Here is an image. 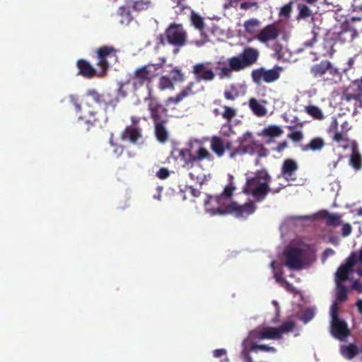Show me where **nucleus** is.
<instances>
[{
    "label": "nucleus",
    "instance_id": "f257e3e1",
    "mask_svg": "<svg viewBox=\"0 0 362 362\" xmlns=\"http://www.w3.org/2000/svg\"><path fill=\"white\" fill-rule=\"evenodd\" d=\"M235 187L232 181L227 185L218 196L208 195L204 202L205 210L211 216L233 214L236 218H246L252 214L257 206L252 202L239 205L235 202H230Z\"/></svg>",
    "mask_w": 362,
    "mask_h": 362
},
{
    "label": "nucleus",
    "instance_id": "f03ea898",
    "mask_svg": "<svg viewBox=\"0 0 362 362\" xmlns=\"http://www.w3.org/2000/svg\"><path fill=\"white\" fill-rule=\"evenodd\" d=\"M271 180V176L265 169L257 170L254 177L247 179L243 192L245 194L252 195L256 202H262L269 192H272L275 194L281 190V188L270 189Z\"/></svg>",
    "mask_w": 362,
    "mask_h": 362
},
{
    "label": "nucleus",
    "instance_id": "7ed1b4c3",
    "mask_svg": "<svg viewBox=\"0 0 362 362\" xmlns=\"http://www.w3.org/2000/svg\"><path fill=\"white\" fill-rule=\"evenodd\" d=\"M165 63V59H162L160 63H149L136 68L130 75L126 83L130 84L134 91H138L141 88L146 86L151 95L149 86L156 76L155 72L161 69Z\"/></svg>",
    "mask_w": 362,
    "mask_h": 362
},
{
    "label": "nucleus",
    "instance_id": "20e7f679",
    "mask_svg": "<svg viewBox=\"0 0 362 362\" xmlns=\"http://www.w3.org/2000/svg\"><path fill=\"white\" fill-rule=\"evenodd\" d=\"M313 252L308 245L288 247L284 251L285 264L291 270L302 269Z\"/></svg>",
    "mask_w": 362,
    "mask_h": 362
},
{
    "label": "nucleus",
    "instance_id": "39448f33",
    "mask_svg": "<svg viewBox=\"0 0 362 362\" xmlns=\"http://www.w3.org/2000/svg\"><path fill=\"white\" fill-rule=\"evenodd\" d=\"M197 144L196 148L190 144L189 148H182L178 151L179 158L184 168L191 169L198 162L204 160L211 161L214 159L213 156L202 144L197 142Z\"/></svg>",
    "mask_w": 362,
    "mask_h": 362
},
{
    "label": "nucleus",
    "instance_id": "423d86ee",
    "mask_svg": "<svg viewBox=\"0 0 362 362\" xmlns=\"http://www.w3.org/2000/svg\"><path fill=\"white\" fill-rule=\"evenodd\" d=\"M361 90L351 84L344 90L341 94L340 106L342 110L356 115L362 109Z\"/></svg>",
    "mask_w": 362,
    "mask_h": 362
},
{
    "label": "nucleus",
    "instance_id": "0eeeda50",
    "mask_svg": "<svg viewBox=\"0 0 362 362\" xmlns=\"http://www.w3.org/2000/svg\"><path fill=\"white\" fill-rule=\"evenodd\" d=\"M117 49L113 46H102L96 51L97 66L100 69L98 76L106 75L110 66L117 62Z\"/></svg>",
    "mask_w": 362,
    "mask_h": 362
},
{
    "label": "nucleus",
    "instance_id": "6e6552de",
    "mask_svg": "<svg viewBox=\"0 0 362 362\" xmlns=\"http://www.w3.org/2000/svg\"><path fill=\"white\" fill-rule=\"evenodd\" d=\"M259 57L257 49L247 46L238 55L233 57L232 65L236 66L240 71L255 64Z\"/></svg>",
    "mask_w": 362,
    "mask_h": 362
},
{
    "label": "nucleus",
    "instance_id": "1a4fd4ad",
    "mask_svg": "<svg viewBox=\"0 0 362 362\" xmlns=\"http://www.w3.org/2000/svg\"><path fill=\"white\" fill-rule=\"evenodd\" d=\"M327 73L331 76L330 78L327 79L330 83H337L341 77L339 69L334 67L329 60H322L319 64H315L310 67V74L315 78H322Z\"/></svg>",
    "mask_w": 362,
    "mask_h": 362
},
{
    "label": "nucleus",
    "instance_id": "9d476101",
    "mask_svg": "<svg viewBox=\"0 0 362 362\" xmlns=\"http://www.w3.org/2000/svg\"><path fill=\"white\" fill-rule=\"evenodd\" d=\"M167 42L176 47H183L187 43V34L182 25L170 23L165 30Z\"/></svg>",
    "mask_w": 362,
    "mask_h": 362
},
{
    "label": "nucleus",
    "instance_id": "9b49d317",
    "mask_svg": "<svg viewBox=\"0 0 362 362\" xmlns=\"http://www.w3.org/2000/svg\"><path fill=\"white\" fill-rule=\"evenodd\" d=\"M282 68L276 66L271 69H266L264 67L253 69L251 72V77L254 83L259 84L262 82L267 83H273L280 77V72Z\"/></svg>",
    "mask_w": 362,
    "mask_h": 362
},
{
    "label": "nucleus",
    "instance_id": "f8f14e48",
    "mask_svg": "<svg viewBox=\"0 0 362 362\" xmlns=\"http://www.w3.org/2000/svg\"><path fill=\"white\" fill-rule=\"evenodd\" d=\"M192 73L194 75L196 82L211 81L215 78L211 62L197 63L192 66Z\"/></svg>",
    "mask_w": 362,
    "mask_h": 362
},
{
    "label": "nucleus",
    "instance_id": "ddd939ff",
    "mask_svg": "<svg viewBox=\"0 0 362 362\" xmlns=\"http://www.w3.org/2000/svg\"><path fill=\"white\" fill-rule=\"evenodd\" d=\"M86 95L92 98V99L99 105H103L107 110L108 107H112L115 110L119 99L117 97L111 95L110 93L104 92L99 93L95 89H88Z\"/></svg>",
    "mask_w": 362,
    "mask_h": 362
},
{
    "label": "nucleus",
    "instance_id": "4468645a",
    "mask_svg": "<svg viewBox=\"0 0 362 362\" xmlns=\"http://www.w3.org/2000/svg\"><path fill=\"white\" fill-rule=\"evenodd\" d=\"M149 100L148 105V110L154 124L159 122H167V109L164 107L161 104L150 98L145 99V100Z\"/></svg>",
    "mask_w": 362,
    "mask_h": 362
},
{
    "label": "nucleus",
    "instance_id": "2eb2a0df",
    "mask_svg": "<svg viewBox=\"0 0 362 362\" xmlns=\"http://www.w3.org/2000/svg\"><path fill=\"white\" fill-rule=\"evenodd\" d=\"M280 35V29L274 23L266 25L256 35L258 41L263 44L276 40Z\"/></svg>",
    "mask_w": 362,
    "mask_h": 362
},
{
    "label": "nucleus",
    "instance_id": "dca6fc26",
    "mask_svg": "<svg viewBox=\"0 0 362 362\" xmlns=\"http://www.w3.org/2000/svg\"><path fill=\"white\" fill-rule=\"evenodd\" d=\"M250 337L252 339H277L280 340L279 332L276 327H266L262 328H256L250 332Z\"/></svg>",
    "mask_w": 362,
    "mask_h": 362
},
{
    "label": "nucleus",
    "instance_id": "f3484780",
    "mask_svg": "<svg viewBox=\"0 0 362 362\" xmlns=\"http://www.w3.org/2000/svg\"><path fill=\"white\" fill-rule=\"evenodd\" d=\"M190 11V22L192 25L201 33L202 40H197L194 42L195 45L200 47L204 45L207 41V35L203 33L204 30V18L193 10Z\"/></svg>",
    "mask_w": 362,
    "mask_h": 362
},
{
    "label": "nucleus",
    "instance_id": "a211bd4d",
    "mask_svg": "<svg viewBox=\"0 0 362 362\" xmlns=\"http://www.w3.org/2000/svg\"><path fill=\"white\" fill-rule=\"evenodd\" d=\"M331 332L335 338L341 341L344 340L350 334L346 323L340 319L332 320Z\"/></svg>",
    "mask_w": 362,
    "mask_h": 362
},
{
    "label": "nucleus",
    "instance_id": "6ab92c4d",
    "mask_svg": "<svg viewBox=\"0 0 362 362\" xmlns=\"http://www.w3.org/2000/svg\"><path fill=\"white\" fill-rule=\"evenodd\" d=\"M196 82L191 81L182 90L174 97H169L165 100V105H169L170 104L177 105L182 101L185 98L194 95L196 92L193 90Z\"/></svg>",
    "mask_w": 362,
    "mask_h": 362
},
{
    "label": "nucleus",
    "instance_id": "aec40b11",
    "mask_svg": "<svg viewBox=\"0 0 362 362\" xmlns=\"http://www.w3.org/2000/svg\"><path fill=\"white\" fill-rule=\"evenodd\" d=\"M233 57L228 58L226 61H218L216 63V69L219 71L218 76L220 78H230L232 72H238V69L232 65Z\"/></svg>",
    "mask_w": 362,
    "mask_h": 362
},
{
    "label": "nucleus",
    "instance_id": "412c9836",
    "mask_svg": "<svg viewBox=\"0 0 362 362\" xmlns=\"http://www.w3.org/2000/svg\"><path fill=\"white\" fill-rule=\"evenodd\" d=\"M298 169V165L297 162L292 158H288L283 162L281 174L286 180H295L296 178H293L292 176Z\"/></svg>",
    "mask_w": 362,
    "mask_h": 362
},
{
    "label": "nucleus",
    "instance_id": "4be33fe9",
    "mask_svg": "<svg viewBox=\"0 0 362 362\" xmlns=\"http://www.w3.org/2000/svg\"><path fill=\"white\" fill-rule=\"evenodd\" d=\"M78 68V75H81L86 78H92L96 76L95 69L86 60L81 59L76 62Z\"/></svg>",
    "mask_w": 362,
    "mask_h": 362
},
{
    "label": "nucleus",
    "instance_id": "5701e85b",
    "mask_svg": "<svg viewBox=\"0 0 362 362\" xmlns=\"http://www.w3.org/2000/svg\"><path fill=\"white\" fill-rule=\"evenodd\" d=\"M141 137V130L139 128L132 126L127 127L121 135L122 140H127L132 143H136L138 139Z\"/></svg>",
    "mask_w": 362,
    "mask_h": 362
},
{
    "label": "nucleus",
    "instance_id": "b1692460",
    "mask_svg": "<svg viewBox=\"0 0 362 362\" xmlns=\"http://www.w3.org/2000/svg\"><path fill=\"white\" fill-rule=\"evenodd\" d=\"M351 155L350 158V165L356 170H359L362 167V157L358 152V144L356 141H353L351 143Z\"/></svg>",
    "mask_w": 362,
    "mask_h": 362
},
{
    "label": "nucleus",
    "instance_id": "393cba45",
    "mask_svg": "<svg viewBox=\"0 0 362 362\" xmlns=\"http://www.w3.org/2000/svg\"><path fill=\"white\" fill-rule=\"evenodd\" d=\"M320 218L326 220L327 226H338L341 223V216L337 214H331L327 211H321L319 213Z\"/></svg>",
    "mask_w": 362,
    "mask_h": 362
},
{
    "label": "nucleus",
    "instance_id": "a878e982",
    "mask_svg": "<svg viewBox=\"0 0 362 362\" xmlns=\"http://www.w3.org/2000/svg\"><path fill=\"white\" fill-rule=\"evenodd\" d=\"M211 148L218 157H221L225 153L223 140L219 136H213L211 139Z\"/></svg>",
    "mask_w": 362,
    "mask_h": 362
},
{
    "label": "nucleus",
    "instance_id": "bb28decb",
    "mask_svg": "<svg viewBox=\"0 0 362 362\" xmlns=\"http://www.w3.org/2000/svg\"><path fill=\"white\" fill-rule=\"evenodd\" d=\"M325 143L323 139L321 137H315L312 139L308 144L302 147L303 151H320L325 146Z\"/></svg>",
    "mask_w": 362,
    "mask_h": 362
},
{
    "label": "nucleus",
    "instance_id": "cd10ccee",
    "mask_svg": "<svg viewBox=\"0 0 362 362\" xmlns=\"http://www.w3.org/2000/svg\"><path fill=\"white\" fill-rule=\"evenodd\" d=\"M167 122H159L155 124V134L158 141L165 143L168 139V132L165 124Z\"/></svg>",
    "mask_w": 362,
    "mask_h": 362
},
{
    "label": "nucleus",
    "instance_id": "c85d7f7f",
    "mask_svg": "<svg viewBox=\"0 0 362 362\" xmlns=\"http://www.w3.org/2000/svg\"><path fill=\"white\" fill-rule=\"evenodd\" d=\"M249 106L253 113L257 117L264 116L267 113L266 108L262 105L255 98H250Z\"/></svg>",
    "mask_w": 362,
    "mask_h": 362
},
{
    "label": "nucleus",
    "instance_id": "c756f323",
    "mask_svg": "<svg viewBox=\"0 0 362 362\" xmlns=\"http://www.w3.org/2000/svg\"><path fill=\"white\" fill-rule=\"evenodd\" d=\"M243 26L245 33L253 35L257 32L260 26V21L257 18H251L245 21Z\"/></svg>",
    "mask_w": 362,
    "mask_h": 362
},
{
    "label": "nucleus",
    "instance_id": "7c9ffc66",
    "mask_svg": "<svg viewBox=\"0 0 362 362\" xmlns=\"http://www.w3.org/2000/svg\"><path fill=\"white\" fill-rule=\"evenodd\" d=\"M173 2V8L175 10L176 15L180 16L185 14L191 8L186 4V0H171Z\"/></svg>",
    "mask_w": 362,
    "mask_h": 362
},
{
    "label": "nucleus",
    "instance_id": "2f4dec72",
    "mask_svg": "<svg viewBox=\"0 0 362 362\" xmlns=\"http://www.w3.org/2000/svg\"><path fill=\"white\" fill-rule=\"evenodd\" d=\"M336 298L339 302H344L348 298L349 290L342 282H336Z\"/></svg>",
    "mask_w": 362,
    "mask_h": 362
},
{
    "label": "nucleus",
    "instance_id": "473e14b6",
    "mask_svg": "<svg viewBox=\"0 0 362 362\" xmlns=\"http://www.w3.org/2000/svg\"><path fill=\"white\" fill-rule=\"evenodd\" d=\"M352 272L349 269H348L344 264H341L337 269V271L335 274L336 276V282H342L344 283L349 279V274Z\"/></svg>",
    "mask_w": 362,
    "mask_h": 362
},
{
    "label": "nucleus",
    "instance_id": "72a5a7b5",
    "mask_svg": "<svg viewBox=\"0 0 362 362\" xmlns=\"http://www.w3.org/2000/svg\"><path fill=\"white\" fill-rule=\"evenodd\" d=\"M132 4V8L136 11H141L148 9L151 4V0H127Z\"/></svg>",
    "mask_w": 362,
    "mask_h": 362
},
{
    "label": "nucleus",
    "instance_id": "f704fd0d",
    "mask_svg": "<svg viewBox=\"0 0 362 362\" xmlns=\"http://www.w3.org/2000/svg\"><path fill=\"white\" fill-rule=\"evenodd\" d=\"M158 86L160 90H174L175 88L173 80L167 76H163L160 78Z\"/></svg>",
    "mask_w": 362,
    "mask_h": 362
},
{
    "label": "nucleus",
    "instance_id": "c9c22d12",
    "mask_svg": "<svg viewBox=\"0 0 362 362\" xmlns=\"http://www.w3.org/2000/svg\"><path fill=\"white\" fill-rule=\"evenodd\" d=\"M296 326V323L293 321H287L282 323L279 327H276L280 340L283 339L282 334L284 333H289L292 332Z\"/></svg>",
    "mask_w": 362,
    "mask_h": 362
},
{
    "label": "nucleus",
    "instance_id": "e433bc0d",
    "mask_svg": "<svg viewBox=\"0 0 362 362\" xmlns=\"http://www.w3.org/2000/svg\"><path fill=\"white\" fill-rule=\"evenodd\" d=\"M170 79L175 83H182L185 81L184 73L178 67L173 68L170 71Z\"/></svg>",
    "mask_w": 362,
    "mask_h": 362
},
{
    "label": "nucleus",
    "instance_id": "4c0bfd02",
    "mask_svg": "<svg viewBox=\"0 0 362 362\" xmlns=\"http://www.w3.org/2000/svg\"><path fill=\"white\" fill-rule=\"evenodd\" d=\"M283 134L282 129L276 125H271L263 130V134L269 137H277Z\"/></svg>",
    "mask_w": 362,
    "mask_h": 362
},
{
    "label": "nucleus",
    "instance_id": "58836bf2",
    "mask_svg": "<svg viewBox=\"0 0 362 362\" xmlns=\"http://www.w3.org/2000/svg\"><path fill=\"white\" fill-rule=\"evenodd\" d=\"M298 14L296 17L298 20L306 19L313 16V12L310 8L305 4L298 5Z\"/></svg>",
    "mask_w": 362,
    "mask_h": 362
},
{
    "label": "nucleus",
    "instance_id": "ea45409f",
    "mask_svg": "<svg viewBox=\"0 0 362 362\" xmlns=\"http://www.w3.org/2000/svg\"><path fill=\"white\" fill-rule=\"evenodd\" d=\"M342 354L348 359L354 358L358 354V348L355 344H349L341 349Z\"/></svg>",
    "mask_w": 362,
    "mask_h": 362
},
{
    "label": "nucleus",
    "instance_id": "a19ab883",
    "mask_svg": "<svg viewBox=\"0 0 362 362\" xmlns=\"http://www.w3.org/2000/svg\"><path fill=\"white\" fill-rule=\"evenodd\" d=\"M306 112L316 119H322L324 118L322 110L315 105H309L305 107Z\"/></svg>",
    "mask_w": 362,
    "mask_h": 362
},
{
    "label": "nucleus",
    "instance_id": "79ce46f5",
    "mask_svg": "<svg viewBox=\"0 0 362 362\" xmlns=\"http://www.w3.org/2000/svg\"><path fill=\"white\" fill-rule=\"evenodd\" d=\"M349 130V128H347L346 130H341V132H339L337 129H335L334 131H333V135L332 137V140L337 143L347 141V135ZM329 132H332V130H329Z\"/></svg>",
    "mask_w": 362,
    "mask_h": 362
},
{
    "label": "nucleus",
    "instance_id": "37998d69",
    "mask_svg": "<svg viewBox=\"0 0 362 362\" xmlns=\"http://www.w3.org/2000/svg\"><path fill=\"white\" fill-rule=\"evenodd\" d=\"M250 351L257 352L259 351H267L271 353H276V349L274 346H270L266 344H252L250 347Z\"/></svg>",
    "mask_w": 362,
    "mask_h": 362
},
{
    "label": "nucleus",
    "instance_id": "c03bdc74",
    "mask_svg": "<svg viewBox=\"0 0 362 362\" xmlns=\"http://www.w3.org/2000/svg\"><path fill=\"white\" fill-rule=\"evenodd\" d=\"M223 108L224 109V111L221 112V116L223 119H226L227 121H231L236 116V109L227 105H223Z\"/></svg>",
    "mask_w": 362,
    "mask_h": 362
},
{
    "label": "nucleus",
    "instance_id": "a18cd8bd",
    "mask_svg": "<svg viewBox=\"0 0 362 362\" xmlns=\"http://www.w3.org/2000/svg\"><path fill=\"white\" fill-rule=\"evenodd\" d=\"M224 98L228 100H234L239 96V92L235 85H231L230 88L223 93Z\"/></svg>",
    "mask_w": 362,
    "mask_h": 362
},
{
    "label": "nucleus",
    "instance_id": "49530a36",
    "mask_svg": "<svg viewBox=\"0 0 362 362\" xmlns=\"http://www.w3.org/2000/svg\"><path fill=\"white\" fill-rule=\"evenodd\" d=\"M288 129L291 132L288 134V138L294 142H299L303 139V134L301 131H294L296 127L288 126Z\"/></svg>",
    "mask_w": 362,
    "mask_h": 362
},
{
    "label": "nucleus",
    "instance_id": "de8ad7c7",
    "mask_svg": "<svg viewBox=\"0 0 362 362\" xmlns=\"http://www.w3.org/2000/svg\"><path fill=\"white\" fill-rule=\"evenodd\" d=\"M346 33H350V40H352L357 35L356 30L350 28L348 24H344L342 25V30L339 33V37L341 38Z\"/></svg>",
    "mask_w": 362,
    "mask_h": 362
},
{
    "label": "nucleus",
    "instance_id": "09e8293b",
    "mask_svg": "<svg viewBox=\"0 0 362 362\" xmlns=\"http://www.w3.org/2000/svg\"><path fill=\"white\" fill-rule=\"evenodd\" d=\"M292 2H290L281 7L279 16L281 18H288L292 12Z\"/></svg>",
    "mask_w": 362,
    "mask_h": 362
},
{
    "label": "nucleus",
    "instance_id": "8fccbe9b",
    "mask_svg": "<svg viewBox=\"0 0 362 362\" xmlns=\"http://www.w3.org/2000/svg\"><path fill=\"white\" fill-rule=\"evenodd\" d=\"M315 313L310 308H307L302 314L300 320L305 324L308 323L314 317Z\"/></svg>",
    "mask_w": 362,
    "mask_h": 362
},
{
    "label": "nucleus",
    "instance_id": "3c124183",
    "mask_svg": "<svg viewBox=\"0 0 362 362\" xmlns=\"http://www.w3.org/2000/svg\"><path fill=\"white\" fill-rule=\"evenodd\" d=\"M244 154H246L245 145L240 144L238 147L231 151L230 157L234 158L237 156H242Z\"/></svg>",
    "mask_w": 362,
    "mask_h": 362
},
{
    "label": "nucleus",
    "instance_id": "603ef678",
    "mask_svg": "<svg viewBox=\"0 0 362 362\" xmlns=\"http://www.w3.org/2000/svg\"><path fill=\"white\" fill-rule=\"evenodd\" d=\"M252 135L250 132H247L243 134L241 136L238 137V141L239 144L247 145L250 144L252 139Z\"/></svg>",
    "mask_w": 362,
    "mask_h": 362
},
{
    "label": "nucleus",
    "instance_id": "864d4df0",
    "mask_svg": "<svg viewBox=\"0 0 362 362\" xmlns=\"http://www.w3.org/2000/svg\"><path fill=\"white\" fill-rule=\"evenodd\" d=\"M358 262V259L355 253H352L346 259L344 266H346L348 269L353 272V267L355 264Z\"/></svg>",
    "mask_w": 362,
    "mask_h": 362
},
{
    "label": "nucleus",
    "instance_id": "5fc2aeb1",
    "mask_svg": "<svg viewBox=\"0 0 362 362\" xmlns=\"http://www.w3.org/2000/svg\"><path fill=\"white\" fill-rule=\"evenodd\" d=\"M255 147L257 148L255 153L257 154V157L264 158L268 156V151L262 143H259V144H255Z\"/></svg>",
    "mask_w": 362,
    "mask_h": 362
},
{
    "label": "nucleus",
    "instance_id": "6e6d98bb",
    "mask_svg": "<svg viewBox=\"0 0 362 362\" xmlns=\"http://www.w3.org/2000/svg\"><path fill=\"white\" fill-rule=\"evenodd\" d=\"M259 141H252L250 144L245 145L246 153L250 155L255 154L257 148L255 147V144H259Z\"/></svg>",
    "mask_w": 362,
    "mask_h": 362
},
{
    "label": "nucleus",
    "instance_id": "4d7b16f0",
    "mask_svg": "<svg viewBox=\"0 0 362 362\" xmlns=\"http://www.w3.org/2000/svg\"><path fill=\"white\" fill-rule=\"evenodd\" d=\"M118 12L120 16H126L125 21L123 20L121 21L122 23H129L131 21V20H132L131 13L129 11H126V9L124 6L119 7Z\"/></svg>",
    "mask_w": 362,
    "mask_h": 362
},
{
    "label": "nucleus",
    "instance_id": "13d9d810",
    "mask_svg": "<svg viewBox=\"0 0 362 362\" xmlns=\"http://www.w3.org/2000/svg\"><path fill=\"white\" fill-rule=\"evenodd\" d=\"M339 305L337 303H334L330 308V314L332 317V320L339 319Z\"/></svg>",
    "mask_w": 362,
    "mask_h": 362
},
{
    "label": "nucleus",
    "instance_id": "bf43d9fd",
    "mask_svg": "<svg viewBox=\"0 0 362 362\" xmlns=\"http://www.w3.org/2000/svg\"><path fill=\"white\" fill-rule=\"evenodd\" d=\"M70 102L73 104V105L75 107V110L76 112H79L81 111V106L80 105L78 98L75 95H70L69 96Z\"/></svg>",
    "mask_w": 362,
    "mask_h": 362
},
{
    "label": "nucleus",
    "instance_id": "052dcab7",
    "mask_svg": "<svg viewBox=\"0 0 362 362\" xmlns=\"http://www.w3.org/2000/svg\"><path fill=\"white\" fill-rule=\"evenodd\" d=\"M170 175L169 170L165 168H161L157 173L156 176L161 179L164 180L168 177Z\"/></svg>",
    "mask_w": 362,
    "mask_h": 362
},
{
    "label": "nucleus",
    "instance_id": "680f3d73",
    "mask_svg": "<svg viewBox=\"0 0 362 362\" xmlns=\"http://www.w3.org/2000/svg\"><path fill=\"white\" fill-rule=\"evenodd\" d=\"M352 228L349 223H345L343 225L341 228V235L344 237L349 235L351 233Z\"/></svg>",
    "mask_w": 362,
    "mask_h": 362
},
{
    "label": "nucleus",
    "instance_id": "e2e57ef3",
    "mask_svg": "<svg viewBox=\"0 0 362 362\" xmlns=\"http://www.w3.org/2000/svg\"><path fill=\"white\" fill-rule=\"evenodd\" d=\"M288 147V142L286 141H283L278 144L276 147H275L273 150L278 153H281L284 149Z\"/></svg>",
    "mask_w": 362,
    "mask_h": 362
},
{
    "label": "nucleus",
    "instance_id": "0e129e2a",
    "mask_svg": "<svg viewBox=\"0 0 362 362\" xmlns=\"http://www.w3.org/2000/svg\"><path fill=\"white\" fill-rule=\"evenodd\" d=\"M352 288L358 293H362V282L355 280L352 284Z\"/></svg>",
    "mask_w": 362,
    "mask_h": 362
},
{
    "label": "nucleus",
    "instance_id": "69168bd1",
    "mask_svg": "<svg viewBox=\"0 0 362 362\" xmlns=\"http://www.w3.org/2000/svg\"><path fill=\"white\" fill-rule=\"evenodd\" d=\"M97 122H98V119L95 117L93 119H89L86 120L84 124L87 125L86 131H89L90 127L93 126Z\"/></svg>",
    "mask_w": 362,
    "mask_h": 362
},
{
    "label": "nucleus",
    "instance_id": "338daca9",
    "mask_svg": "<svg viewBox=\"0 0 362 362\" xmlns=\"http://www.w3.org/2000/svg\"><path fill=\"white\" fill-rule=\"evenodd\" d=\"M189 176L191 178V180L196 181L200 185H202L204 182V178L202 176H195L192 173H190L189 174Z\"/></svg>",
    "mask_w": 362,
    "mask_h": 362
},
{
    "label": "nucleus",
    "instance_id": "774afa93",
    "mask_svg": "<svg viewBox=\"0 0 362 362\" xmlns=\"http://www.w3.org/2000/svg\"><path fill=\"white\" fill-rule=\"evenodd\" d=\"M226 354V351L223 349H216L214 351V356L216 358H220L223 355Z\"/></svg>",
    "mask_w": 362,
    "mask_h": 362
}]
</instances>
